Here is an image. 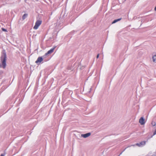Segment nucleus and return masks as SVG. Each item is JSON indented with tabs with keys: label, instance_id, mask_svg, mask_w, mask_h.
Masks as SVG:
<instances>
[{
	"label": "nucleus",
	"instance_id": "obj_5",
	"mask_svg": "<svg viewBox=\"0 0 156 156\" xmlns=\"http://www.w3.org/2000/svg\"><path fill=\"white\" fill-rule=\"evenodd\" d=\"M139 122L141 125H143L145 124V119L143 117H141L139 120Z\"/></svg>",
	"mask_w": 156,
	"mask_h": 156
},
{
	"label": "nucleus",
	"instance_id": "obj_17",
	"mask_svg": "<svg viewBox=\"0 0 156 156\" xmlns=\"http://www.w3.org/2000/svg\"><path fill=\"white\" fill-rule=\"evenodd\" d=\"M154 10L156 11V6L154 8Z\"/></svg>",
	"mask_w": 156,
	"mask_h": 156
},
{
	"label": "nucleus",
	"instance_id": "obj_8",
	"mask_svg": "<svg viewBox=\"0 0 156 156\" xmlns=\"http://www.w3.org/2000/svg\"><path fill=\"white\" fill-rule=\"evenodd\" d=\"M121 19H122L121 18H119V19H115V20H114L112 22V24H114V23H115L118 22V21L120 20H121Z\"/></svg>",
	"mask_w": 156,
	"mask_h": 156
},
{
	"label": "nucleus",
	"instance_id": "obj_11",
	"mask_svg": "<svg viewBox=\"0 0 156 156\" xmlns=\"http://www.w3.org/2000/svg\"><path fill=\"white\" fill-rule=\"evenodd\" d=\"M130 147V146H128V147H126L122 151V152H121L120 154H119V156L121 154H122L123 153V152L128 147Z\"/></svg>",
	"mask_w": 156,
	"mask_h": 156
},
{
	"label": "nucleus",
	"instance_id": "obj_18",
	"mask_svg": "<svg viewBox=\"0 0 156 156\" xmlns=\"http://www.w3.org/2000/svg\"><path fill=\"white\" fill-rule=\"evenodd\" d=\"M90 90L89 91V92H90V90H91V88H90Z\"/></svg>",
	"mask_w": 156,
	"mask_h": 156
},
{
	"label": "nucleus",
	"instance_id": "obj_10",
	"mask_svg": "<svg viewBox=\"0 0 156 156\" xmlns=\"http://www.w3.org/2000/svg\"><path fill=\"white\" fill-rule=\"evenodd\" d=\"M152 59L154 62L156 61V55H154L152 57Z\"/></svg>",
	"mask_w": 156,
	"mask_h": 156
},
{
	"label": "nucleus",
	"instance_id": "obj_3",
	"mask_svg": "<svg viewBox=\"0 0 156 156\" xmlns=\"http://www.w3.org/2000/svg\"><path fill=\"white\" fill-rule=\"evenodd\" d=\"M146 144V141H142L141 142H139L138 143H136L135 144L136 145L139 147H143ZM135 145H131V146H134Z\"/></svg>",
	"mask_w": 156,
	"mask_h": 156
},
{
	"label": "nucleus",
	"instance_id": "obj_16",
	"mask_svg": "<svg viewBox=\"0 0 156 156\" xmlns=\"http://www.w3.org/2000/svg\"><path fill=\"white\" fill-rule=\"evenodd\" d=\"M0 156H5L4 155V154H2Z\"/></svg>",
	"mask_w": 156,
	"mask_h": 156
},
{
	"label": "nucleus",
	"instance_id": "obj_9",
	"mask_svg": "<svg viewBox=\"0 0 156 156\" xmlns=\"http://www.w3.org/2000/svg\"><path fill=\"white\" fill-rule=\"evenodd\" d=\"M28 16L27 14H24L22 16V19L24 20Z\"/></svg>",
	"mask_w": 156,
	"mask_h": 156
},
{
	"label": "nucleus",
	"instance_id": "obj_20",
	"mask_svg": "<svg viewBox=\"0 0 156 156\" xmlns=\"http://www.w3.org/2000/svg\"><path fill=\"white\" fill-rule=\"evenodd\" d=\"M126 0H125V1H126Z\"/></svg>",
	"mask_w": 156,
	"mask_h": 156
},
{
	"label": "nucleus",
	"instance_id": "obj_2",
	"mask_svg": "<svg viewBox=\"0 0 156 156\" xmlns=\"http://www.w3.org/2000/svg\"><path fill=\"white\" fill-rule=\"evenodd\" d=\"M42 23V21L40 20H37L35 23V25L33 27V28L35 30L37 29Z\"/></svg>",
	"mask_w": 156,
	"mask_h": 156
},
{
	"label": "nucleus",
	"instance_id": "obj_7",
	"mask_svg": "<svg viewBox=\"0 0 156 156\" xmlns=\"http://www.w3.org/2000/svg\"><path fill=\"white\" fill-rule=\"evenodd\" d=\"M55 47L54 48H51L50 50L48 51V53H49V54L51 53L54 51V50Z\"/></svg>",
	"mask_w": 156,
	"mask_h": 156
},
{
	"label": "nucleus",
	"instance_id": "obj_13",
	"mask_svg": "<svg viewBox=\"0 0 156 156\" xmlns=\"http://www.w3.org/2000/svg\"><path fill=\"white\" fill-rule=\"evenodd\" d=\"M2 30L3 31H5V32H7V30L4 28H2Z\"/></svg>",
	"mask_w": 156,
	"mask_h": 156
},
{
	"label": "nucleus",
	"instance_id": "obj_1",
	"mask_svg": "<svg viewBox=\"0 0 156 156\" xmlns=\"http://www.w3.org/2000/svg\"><path fill=\"white\" fill-rule=\"evenodd\" d=\"M6 55L5 51L3 50L2 53V55L1 57L0 60L2 63V65H0V67L4 69L6 66Z\"/></svg>",
	"mask_w": 156,
	"mask_h": 156
},
{
	"label": "nucleus",
	"instance_id": "obj_14",
	"mask_svg": "<svg viewBox=\"0 0 156 156\" xmlns=\"http://www.w3.org/2000/svg\"><path fill=\"white\" fill-rule=\"evenodd\" d=\"M48 54H49V53H48V52L46 53L45 54V55L46 56V55H48Z\"/></svg>",
	"mask_w": 156,
	"mask_h": 156
},
{
	"label": "nucleus",
	"instance_id": "obj_6",
	"mask_svg": "<svg viewBox=\"0 0 156 156\" xmlns=\"http://www.w3.org/2000/svg\"><path fill=\"white\" fill-rule=\"evenodd\" d=\"M90 135V133H88L85 134H81V136L84 138H86L89 136Z\"/></svg>",
	"mask_w": 156,
	"mask_h": 156
},
{
	"label": "nucleus",
	"instance_id": "obj_19",
	"mask_svg": "<svg viewBox=\"0 0 156 156\" xmlns=\"http://www.w3.org/2000/svg\"><path fill=\"white\" fill-rule=\"evenodd\" d=\"M152 156H156V155H152Z\"/></svg>",
	"mask_w": 156,
	"mask_h": 156
},
{
	"label": "nucleus",
	"instance_id": "obj_15",
	"mask_svg": "<svg viewBox=\"0 0 156 156\" xmlns=\"http://www.w3.org/2000/svg\"><path fill=\"white\" fill-rule=\"evenodd\" d=\"M99 57V54H98L97 55V58H98Z\"/></svg>",
	"mask_w": 156,
	"mask_h": 156
},
{
	"label": "nucleus",
	"instance_id": "obj_12",
	"mask_svg": "<svg viewBox=\"0 0 156 156\" xmlns=\"http://www.w3.org/2000/svg\"><path fill=\"white\" fill-rule=\"evenodd\" d=\"M151 125L153 126H155V125H156L155 122H151Z\"/></svg>",
	"mask_w": 156,
	"mask_h": 156
},
{
	"label": "nucleus",
	"instance_id": "obj_4",
	"mask_svg": "<svg viewBox=\"0 0 156 156\" xmlns=\"http://www.w3.org/2000/svg\"><path fill=\"white\" fill-rule=\"evenodd\" d=\"M43 60V59L42 57H40L38 58L36 61H35V63L37 65H39L40 63Z\"/></svg>",
	"mask_w": 156,
	"mask_h": 156
}]
</instances>
